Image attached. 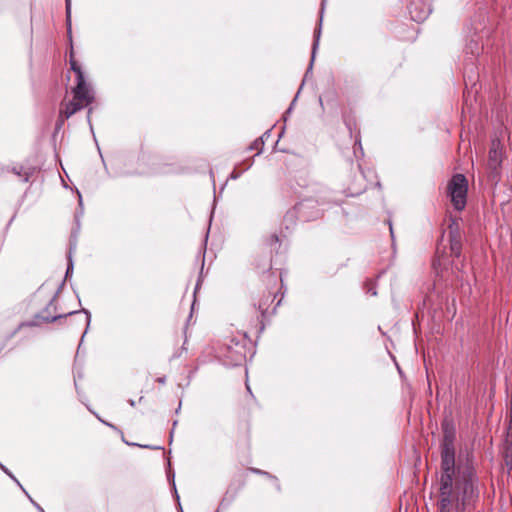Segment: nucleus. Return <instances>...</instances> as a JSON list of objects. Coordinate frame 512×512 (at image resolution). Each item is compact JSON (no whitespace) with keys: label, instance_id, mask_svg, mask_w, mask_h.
Returning <instances> with one entry per match:
<instances>
[{"label":"nucleus","instance_id":"nucleus-1","mask_svg":"<svg viewBox=\"0 0 512 512\" xmlns=\"http://www.w3.org/2000/svg\"><path fill=\"white\" fill-rule=\"evenodd\" d=\"M438 512H469L479 498V478L467 465H456L454 434L445 432L441 444Z\"/></svg>","mask_w":512,"mask_h":512},{"label":"nucleus","instance_id":"nucleus-2","mask_svg":"<svg viewBox=\"0 0 512 512\" xmlns=\"http://www.w3.org/2000/svg\"><path fill=\"white\" fill-rule=\"evenodd\" d=\"M468 191L467 179L463 174H456L448 184V193L454 208L461 211L465 208Z\"/></svg>","mask_w":512,"mask_h":512},{"label":"nucleus","instance_id":"nucleus-3","mask_svg":"<svg viewBox=\"0 0 512 512\" xmlns=\"http://www.w3.org/2000/svg\"><path fill=\"white\" fill-rule=\"evenodd\" d=\"M72 92L74 95L73 100L66 103L64 109L60 112V116L65 118L71 117L94 100V93L91 87H83L80 94H76V87H74Z\"/></svg>","mask_w":512,"mask_h":512},{"label":"nucleus","instance_id":"nucleus-4","mask_svg":"<svg viewBox=\"0 0 512 512\" xmlns=\"http://www.w3.org/2000/svg\"><path fill=\"white\" fill-rule=\"evenodd\" d=\"M503 161V144L499 139H493L488 153L487 166L497 173Z\"/></svg>","mask_w":512,"mask_h":512},{"label":"nucleus","instance_id":"nucleus-5","mask_svg":"<svg viewBox=\"0 0 512 512\" xmlns=\"http://www.w3.org/2000/svg\"><path fill=\"white\" fill-rule=\"evenodd\" d=\"M70 65H71V69L76 74V81H77L76 94H80L83 87H90V86L87 84L84 74H83V71L81 70V67L77 64V62L73 59H70Z\"/></svg>","mask_w":512,"mask_h":512},{"label":"nucleus","instance_id":"nucleus-6","mask_svg":"<svg viewBox=\"0 0 512 512\" xmlns=\"http://www.w3.org/2000/svg\"><path fill=\"white\" fill-rule=\"evenodd\" d=\"M411 18L416 22L424 21L430 13L428 8L418 9V2L413 1L409 6Z\"/></svg>","mask_w":512,"mask_h":512},{"label":"nucleus","instance_id":"nucleus-7","mask_svg":"<svg viewBox=\"0 0 512 512\" xmlns=\"http://www.w3.org/2000/svg\"><path fill=\"white\" fill-rule=\"evenodd\" d=\"M275 300V296L273 293L268 292L262 296V298L258 301L257 309L260 313L261 318H265L266 313L268 311V308L270 304H272Z\"/></svg>","mask_w":512,"mask_h":512},{"label":"nucleus","instance_id":"nucleus-8","mask_svg":"<svg viewBox=\"0 0 512 512\" xmlns=\"http://www.w3.org/2000/svg\"><path fill=\"white\" fill-rule=\"evenodd\" d=\"M502 453L505 463L512 466V435L506 434L503 442Z\"/></svg>","mask_w":512,"mask_h":512},{"label":"nucleus","instance_id":"nucleus-9","mask_svg":"<svg viewBox=\"0 0 512 512\" xmlns=\"http://www.w3.org/2000/svg\"><path fill=\"white\" fill-rule=\"evenodd\" d=\"M450 249L452 255L459 257L461 254V241L457 232L451 231Z\"/></svg>","mask_w":512,"mask_h":512},{"label":"nucleus","instance_id":"nucleus-10","mask_svg":"<svg viewBox=\"0 0 512 512\" xmlns=\"http://www.w3.org/2000/svg\"><path fill=\"white\" fill-rule=\"evenodd\" d=\"M319 37H320V29L318 31L315 32V40H314V43H313V49H312V59H311V64L310 66L312 65V62L314 61V57H315V53H316V49L318 47V44H319Z\"/></svg>","mask_w":512,"mask_h":512},{"label":"nucleus","instance_id":"nucleus-11","mask_svg":"<svg viewBox=\"0 0 512 512\" xmlns=\"http://www.w3.org/2000/svg\"><path fill=\"white\" fill-rule=\"evenodd\" d=\"M267 242L270 246H273L274 244L279 242V237L276 234H272L267 240Z\"/></svg>","mask_w":512,"mask_h":512},{"label":"nucleus","instance_id":"nucleus-12","mask_svg":"<svg viewBox=\"0 0 512 512\" xmlns=\"http://www.w3.org/2000/svg\"><path fill=\"white\" fill-rule=\"evenodd\" d=\"M506 434L512 435V407L511 406H510V412H509V423H508Z\"/></svg>","mask_w":512,"mask_h":512},{"label":"nucleus","instance_id":"nucleus-13","mask_svg":"<svg viewBox=\"0 0 512 512\" xmlns=\"http://www.w3.org/2000/svg\"><path fill=\"white\" fill-rule=\"evenodd\" d=\"M70 10H71V1L70 0H66L67 22H68L69 26H70Z\"/></svg>","mask_w":512,"mask_h":512},{"label":"nucleus","instance_id":"nucleus-14","mask_svg":"<svg viewBox=\"0 0 512 512\" xmlns=\"http://www.w3.org/2000/svg\"><path fill=\"white\" fill-rule=\"evenodd\" d=\"M62 317L61 315L59 316H52V317H48V316H42V318L47 321V322H53L55 321L56 319Z\"/></svg>","mask_w":512,"mask_h":512},{"label":"nucleus","instance_id":"nucleus-15","mask_svg":"<svg viewBox=\"0 0 512 512\" xmlns=\"http://www.w3.org/2000/svg\"><path fill=\"white\" fill-rule=\"evenodd\" d=\"M73 269V264H72V261H71V253L69 254V265L67 267V271H66V276L69 275L70 271H72Z\"/></svg>","mask_w":512,"mask_h":512},{"label":"nucleus","instance_id":"nucleus-16","mask_svg":"<svg viewBox=\"0 0 512 512\" xmlns=\"http://www.w3.org/2000/svg\"><path fill=\"white\" fill-rule=\"evenodd\" d=\"M261 143H263L261 139L254 141V143L251 145L250 149H257Z\"/></svg>","mask_w":512,"mask_h":512},{"label":"nucleus","instance_id":"nucleus-17","mask_svg":"<svg viewBox=\"0 0 512 512\" xmlns=\"http://www.w3.org/2000/svg\"><path fill=\"white\" fill-rule=\"evenodd\" d=\"M31 502L33 503V505L41 512H44L43 509L36 503L34 502L31 498H30Z\"/></svg>","mask_w":512,"mask_h":512},{"label":"nucleus","instance_id":"nucleus-18","mask_svg":"<svg viewBox=\"0 0 512 512\" xmlns=\"http://www.w3.org/2000/svg\"><path fill=\"white\" fill-rule=\"evenodd\" d=\"M85 314H86L87 324L89 325V322H90V313H89L88 311H85Z\"/></svg>","mask_w":512,"mask_h":512},{"label":"nucleus","instance_id":"nucleus-19","mask_svg":"<svg viewBox=\"0 0 512 512\" xmlns=\"http://www.w3.org/2000/svg\"><path fill=\"white\" fill-rule=\"evenodd\" d=\"M157 381H158L159 383H161V384H164V383H165V381H166V379H165V377H161V378H158V379H157Z\"/></svg>","mask_w":512,"mask_h":512},{"label":"nucleus","instance_id":"nucleus-20","mask_svg":"<svg viewBox=\"0 0 512 512\" xmlns=\"http://www.w3.org/2000/svg\"><path fill=\"white\" fill-rule=\"evenodd\" d=\"M2 469H3V470H4V471L9 475V476H11L12 478H14V477H13V476L8 472V469H6V468H4V467H2Z\"/></svg>","mask_w":512,"mask_h":512},{"label":"nucleus","instance_id":"nucleus-21","mask_svg":"<svg viewBox=\"0 0 512 512\" xmlns=\"http://www.w3.org/2000/svg\"><path fill=\"white\" fill-rule=\"evenodd\" d=\"M369 291L371 292V294H372L373 296H375V295L377 294V292H376L375 290H369Z\"/></svg>","mask_w":512,"mask_h":512},{"label":"nucleus","instance_id":"nucleus-22","mask_svg":"<svg viewBox=\"0 0 512 512\" xmlns=\"http://www.w3.org/2000/svg\"><path fill=\"white\" fill-rule=\"evenodd\" d=\"M129 404H130L131 406H134V405H135L134 400H129Z\"/></svg>","mask_w":512,"mask_h":512},{"label":"nucleus","instance_id":"nucleus-23","mask_svg":"<svg viewBox=\"0 0 512 512\" xmlns=\"http://www.w3.org/2000/svg\"><path fill=\"white\" fill-rule=\"evenodd\" d=\"M253 471H254L255 473H259V474H262V473H263L262 471H260V470H258V469H254Z\"/></svg>","mask_w":512,"mask_h":512},{"label":"nucleus","instance_id":"nucleus-24","mask_svg":"<svg viewBox=\"0 0 512 512\" xmlns=\"http://www.w3.org/2000/svg\"><path fill=\"white\" fill-rule=\"evenodd\" d=\"M390 233H391V236L393 237V229H392L391 225H390Z\"/></svg>","mask_w":512,"mask_h":512},{"label":"nucleus","instance_id":"nucleus-25","mask_svg":"<svg viewBox=\"0 0 512 512\" xmlns=\"http://www.w3.org/2000/svg\"><path fill=\"white\" fill-rule=\"evenodd\" d=\"M304 204L303 203H300L299 206H298V209H301V207L303 206Z\"/></svg>","mask_w":512,"mask_h":512}]
</instances>
